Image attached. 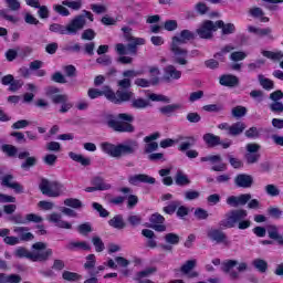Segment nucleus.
I'll list each match as a JSON object with an SVG mask.
<instances>
[{
    "label": "nucleus",
    "mask_w": 283,
    "mask_h": 283,
    "mask_svg": "<svg viewBox=\"0 0 283 283\" xmlns=\"http://www.w3.org/2000/svg\"><path fill=\"white\" fill-rule=\"evenodd\" d=\"M193 39H196V33L187 29L171 38L169 50L172 54V63L181 66L189 65V50L182 48V45H186L189 41H193Z\"/></svg>",
    "instance_id": "1"
},
{
    "label": "nucleus",
    "mask_w": 283,
    "mask_h": 283,
    "mask_svg": "<svg viewBox=\"0 0 283 283\" xmlns=\"http://www.w3.org/2000/svg\"><path fill=\"white\" fill-rule=\"evenodd\" d=\"M84 14H78L73 18L67 25L60 23H53L49 27L50 32H55V34H78L83 28L87 24V19L94 21V14L92 12L84 10Z\"/></svg>",
    "instance_id": "2"
},
{
    "label": "nucleus",
    "mask_w": 283,
    "mask_h": 283,
    "mask_svg": "<svg viewBox=\"0 0 283 283\" xmlns=\"http://www.w3.org/2000/svg\"><path fill=\"white\" fill-rule=\"evenodd\" d=\"M139 147L140 145L136 139H127L126 142L118 145H114L108 142H104L101 144L102 151L104 154H107V156H111V158H123V156H134V154L138 151Z\"/></svg>",
    "instance_id": "3"
},
{
    "label": "nucleus",
    "mask_w": 283,
    "mask_h": 283,
    "mask_svg": "<svg viewBox=\"0 0 283 283\" xmlns=\"http://www.w3.org/2000/svg\"><path fill=\"white\" fill-rule=\"evenodd\" d=\"M32 249L36 252H30L24 247H19L13 255L19 259L27 258V260H31V262H48L50 258H52L53 252L52 249H48V243L35 242Z\"/></svg>",
    "instance_id": "4"
},
{
    "label": "nucleus",
    "mask_w": 283,
    "mask_h": 283,
    "mask_svg": "<svg viewBox=\"0 0 283 283\" xmlns=\"http://www.w3.org/2000/svg\"><path fill=\"white\" fill-rule=\"evenodd\" d=\"M104 120L107 127L119 134H134L136 128L132 123H134V116L127 113H119L117 116L113 114H106Z\"/></svg>",
    "instance_id": "5"
},
{
    "label": "nucleus",
    "mask_w": 283,
    "mask_h": 283,
    "mask_svg": "<svg viewBox=\"0 0 283 283\" xmlns=\"http://www.w3.org/2000/svg\"><path fill=\"white\" fill-rule=\"evenodd\" d=\"M87 96L92 101H94V98H101V96H105V98H107V101L114 105H123V103L132 98V91L113 92L112 87L103 86L102 91L98 88H90L87 91Z\"/></svg>",
    "instance_id": "6"
},
{
    "label": "nucleus",
    "mask_w": 283,
    "mask_h": 283,
    "mask_svg": "<svg viewBox=\"0 0 283 283\" xmlns=\"http://www.w3.org/2000/svg\"><path fill=\"white\" fill-rule=\"evenodd\" d=\"M249 216V212L244 209L230 210L224 214V219L219 221L220 229H234L238 224V229L244 231L251 227V220H244Z\"/></svg>",
    "instance_id": "7"
},
{
    "label": "nucleus",
    "mask_w": 283,
    "mask_h": 283,
    "mask_svg": "<svg viewBox=\"0 0 283 283\" xmlns=\"http://www.w3.org/2000/svg\"><path fill=\"white\" fill-rule=\"evenodd\" d=\"M39 189L43 196L49 198H59L65 191V186L59 181H50L48 179H42Z\"/></svg>",
    "instance_id": "8"
},
{
    "label": "nucleus",
    "mask_w": 283,
    "mask_h": 283,
    "mask_svg": "<svg viewBox=\"0 0 283 283\" xmlns=\"http://www.w3.org/2000/svg\"><path fill=\"white\" fill-rule=\"evenodd\" d=\"M234 266H238L237 271L239 273L233 270ZM221 271H223V273H227L230 280H240V273L249 271V264H247V262L239 263L237 260H228L222 263Z\"/></svg>",
    "instance_id": "9"
},
{
    "label": "nucleus",
    "mask_w": 283,
    "mask_h": 283,
    "mask_svg": "<svg viewBox=\"0 0 283 283\" xmlns=\"http://www.w3.org/2000/svg\"><path fill=\"white\" fill-rule=\"evenodd\" d=\"M260 149H262V146H260V144H247L245 154L243 156L247 165H256V163H260V158H262Z\"/></svg>",
    "instance_id": "10"
},
{
    "label": "nucleus",
    "mask_w": 283,
    "mask_h": 283,
    "mask_svg": "<svg viewBox=\"0 0 283 283\" xmlns=\"http://www.w3.org/2000/svg\"><path fill=\"white\" fill-rule=\"evenodd\" d=\"M218 30L216 22L206 20L198 29L197 34L200 39H213V32Z\"/></svg>",
    "instance_id": "11"
},
{
    "label": "nucleus",
    "mask_w": 283,
    "mask_h": 283,
    "mask_svg": "<svg viewBox=\"0 0 283 283\" xmlns=\"http://www.w3.org/2000/svg\"><path fill=\"white\" fill-rule=\"evenodd\" d=\"M208 238L212 240V242H217V244H226V247H229V244H231V241H229L227 233L222 232V230L220 229H211L210 231H208Z\"/></svg>",
    "instance_id": "12"
},
{
    "label": "nucleus",
    "mask_w": 283,
    "mask_h": 283,
    "mask_svg": "<svg viewBox=\"0 0 283 283\" xmlns=\"http://www.w3.org/2000/svg\"><path fill=\"white\" fill-rule=\"evenodd\" d=\"M128 182L134 187L140 185V182H143L144 185H156V178L149 175L138 174V175H132L130 177H128Z\"/></svg>",
    "instance_id": "13"
},
{
    "label": "nucleus",
    "mask_w": 283,
    "mask_h": 283,
    "mask_svg": "<svg viewBox=\"0 0 283 283\" xmlns=\"http://www.w3.org/2000/svg\"><path fill=\"white\" fill-rule=\"evenodd\" d=\"M182 77V71H178L174 65H167L164 69V77L163 80L166 83H171V81H178Z\"/></svg>",
    "instance_id": "14"
},
{
    "label": "nucleus",
    "mask_w": 283,
    "mask_h": 283,
    "mask_svg": "<svg viewBox=\"0 0 283 283\" xmlns=\"http://www.w3.org/2000/svg\"><path fill=\"white\" fill-rule=\"evenodd\" d=\"M249 200H251V193H244L239 197L230 196L227 198L226 202L229 207H233L235 209L238 207H244Z\"/></svg>",
    "instance_id": "15"
},
{
    "label": "nucleus",
    "mask_w": 283,
    "mask_h": 283,
    "mask_svg": "<svg viewBox=\"0 0 283 283\" xmlns=\"http://www.w3.org/2000/svg\"><path fill=\"white\" fill-rule=\"evenodd\" d=\"M14 180V176L12 175H6L1 178V185L2 187H8V189H13L15 193H23L24 189L23 186Z\"/></svg>",
    "instance_id": "16"
},
{
    "label": "nucleus",
    "mask_w": 283,
    "mask_h": 283,
    "mask_svg": "<svg viewBox=\"0 0 283 283\" xmlns=\"http://www.w3.org/2000/svg\"><path fill=\"white\" fill-rule=\"evenodd\" d=\"M234 185L242 189H251L253 187V177L247 174H240L234 178Z\"/></svg>",
    "instance_id": "17"
},
{
    "label": "nucleus",
    "mask_w": 283,
    "mask_h": 283,
    "mask_svg": "<svg viewBox=\"0 0 283 283\" xmlns=\"http://www.w3.org/2000/svg\"><path fill=\"white\" fill-rule=\"evenodd\" d=\"M130 102V107H133V109H147V107H149L151 105V102H149V99H145L143 97H134V92H132V96L128 101H126L125 103H129Z\"/></svg>",
    "instance_id": "18"
},
{
    "label": "nucleus",
    "mask_w": 283,
    "mask_h": 283,
    "mask_svg": "<svg viewBox=\"0 0 283 283\" xmlns=\"http://www.w3.org/2000/svg\"><path fill=\"white\" fill-rule=\"evenodd\" d=\"M19 160H24L21 164V169H24V171H28L30 168L36 166V157H30V151H22L18 155Z\"/></svg>",
    "instance_id": "19"
},
{
    "label": "nucleus",
    "mask_w": 283,
    "mask_h": 283,
    "mask_svg": "<svg viewBox=\"0 0 283 283\" xmlns=\"http://www.w3.org/2000/svg\"><path fill=\"white\" fill-rule=\"evenodd\" d=\"M49 222H52L59 229H72V223L62 219L60 213L53 212L48 217Z\"/></svg>",
    "instance_id": "20"
},
{
    "label": "nucleus",
    "mask_w": 283,
    "mask_h": 283,
    "mask_svg": "<svg viewBox=\"0 0 283 283\" xmlns=\"http://www.w3.org/2000/svg\"><path fill=\"white\" fill-rule=\"evenodd\" d=\"M178 143H180V145L178 146L179 151H188L189 149H191V147H193L196 145V143H198V138L193 137V136H188V137H179Z\"/></svg>",
    "instance_id": "21"
},
{
    "label": "nucleus",
    "mask_w": 283,
    "mask_h": 283,
    "mask_svg": "<svg viewBox=\"0 0 283 283\" xmlns=\"http://www.w3.org/2000/svg\"><path fill=\"white\" fill-rule=\"evenodd\" d=\"M13 231L19 235L20 242H31V240H34V234L30 232L28 227H15Z\"/></svg>",
    "instance_id": "22"
},
{
    "label": "nucleus",
    "mask_w": 283,
    "mask_h": 283,
    "mask_svg": "<svg viewBox=\"0 0 283 283\" xmlns=\"http://www.w3.org/2000/svg\"><path fill=\"white\" fill-rule=\"evenodd\" d=\"M219 83L223 87H238L240 85V78L235 75H221Z\"/></svg>",
    "instance_id": "23"
},
{
    "label": "nucleus",
    "mask_w": 283,
    "mask_h": 283,
    "mask_svg": "<svg viewBox=\"0 0 283 283\" xmlns=\"http://www.w3.org/2000/svg\"><path fill=\"white\" fill-rule=\"evenodd\" d=\"M66 249L69 251H92V245L86 241H71L67 243Z\"/></svg>",
    "instance_id": "24"
},
{
    "label": "nucleus",
    "mask_w": 283,
    "mask_h": 283,
    "mask_svg": "<svg viewBox=\"0 0 283 283\" xmlns=\"http://www.w3.org/2000/svg\"><path fill=\"white\" fill-rule=\"evenodd\" d=\"M266 231L270 240H275L280 247H283V235L280 233V229H277L276 226H268Z\"/></svg>",
    "instance_id": "25"
},
{
    "label": "nucleus",
    "mask_w": 283,
    "mask_h": 283,
    "mask_svg": "<svg viewBox=\"0 0 283 283\" xmlns=\"http://www.w3.org/2000/svg\"><path fill=\"white\" fill-rule=\"evenodd\" d=\"M216 25L217 30L218 28L221 30V34H223V36L235 33V24L233 23H224V21L219 20L216 22Z\"/></svg>",
    "instance_id": "26"
},
{
    "label": "nucleus",
    "mask_w": 283,
    "mask_h": 283,
    "mask_svg": "<svg viewBox=\"0 0 283 283\" xmlns=\"http://www.w3.org/2000/svg\"><path fill=\"white\" fill-rule=\"evenodd\" d=\"M96 266V255L94 254H88L86 256V262L84 263V269L85 271H88V275H98V271H94Z\"/></svg>",
    "instance_id": "27"
},
{
    "label": "nucleus",
    "mask_w": 283,
    "mask_h": 283,
    "mask_svg": "<svg viewBox=\"0 0 283 283\" xmlns=\"http://www.w3.org/2000/svg\"><path fill=\"white\" fill-rule=\"evenodd\" d=\"M142 235L148 239L146 247H148L149 249H156V247H158V243L156 242V233H154L153 230L144 229L142 230Z\"/></svg>",
    "instance_id": "28"
},
{
    "label": "nucleus",
    "mask_w": 283,
    "mask_h": 283,
    "mask_svg": "<svg viewBox=\"0 0 283 283\" xmlns=\"http://www.w3.org/2000/svg\"><path fill=\"white\" fill-rule=\"evenodd\" d=\"M156 271H158V269L156 268H147L140 272L137 273V282L138 283H154V281L151 280H143V277H149V275H154V273H156Z\"/></svg>",
    "instance_id": "29"
},
{
    "label": "nucleus",
    "mask_w": 283,
    "mask_h": 283,
    "mask_svg": "<svg viewBox=\"0 0 283 283\" xmlns=\"http://www.w3.org/2000/svg\"><path fill=\"white\" fill-rule=\"evenodd\" d=\"M203 142L208 147H218V145L222 144L220 136L213 135V133H207L203 135Z\"/></svg>",
    "instance_id": "30"
},
{
    "label": "nucleus",
    "mask_w": 283,
    "mask_h": 283,
    "mask_svg": "<svg viewBox=\"0 0 283 283\" xmlns=\"http://www.w3.org/2000/svg\"><path fill=\"white\" fill-rule=\"evenodd\" d=\"M244 129H247V124H244L243 122H237L230 125L228 136H240V134L244 133Z\"/></svg>",
    "instance_id": "31"
},
{
    "label": "nucleus",
    "mask_w": 283,
    "mask_h": 283,
    "mask_svg": "<svg viewBox=\"0 0 283 283\" xmlns=\"http://www.w3.org/2000/svg\"><path fill=\"white\" fill-rule=\"evenodd\" d=\"M175 182L178 187H187V185H191V180L185 172H182V170L177 171Z\"/></svg>",
    "instance_id": "32"
},
{
    "label": "nucleus",
    "mask_w": 283,
    "mask_h": 283,
    "mask_svg": "<svg viewBox=\"0 0 283 283\" xmlns=\"http://www.w3.org/2000/svg\"><path fill=\"white\" fill-rule=\"evenodd\" d=\"M92 185L97 191H107L108 189H112V185L105 182V180H103L101 177H94Z\"/></svg>",
    "instance_id": "33"
},
{
    "label": "nucleus",
    "mask_w": 283,
    "mask_h": 283,
    "mask_svg": "<svg viewBox=\"0 0 283 283\" xmlns=\"http://www.w3.org/2000/svg\"><path fill=\"white\" fill-rule=\"evenodd\" d=\"M108 224L113 229H118V230L125 229L126 227L125 219H123V214H117L113 217L111 220H108Z\"/></svg>",
    "instance_id": "34"
},
{
    "label": "nucleus",
    "mask_w": 283,
    "mask_h": 283,
    "mask_svg": "<svg viewBox=\"0 0 283 283\" xmlns=\"http://www.w3.org/2000/svg\"><path fill=\"white\" fill-rule=\"evenodd\" d=\"M160 83V77H153L150 81L147 78H136L135 85L137 87H150V85H158Z\"/></svg>",
    "instance_id": "35"
},
{
    "label": "nucleus",
    "mask_w": 283,
    "mask_h": 283,
    "mask_svg": "<svg viewBox=\"0 0 283 283\" xmlns=\"http://www.w3.org/2000/svg\"><path fill=\"white\" fill-rule=\"evenodd\" d=\"M69 158H71V160H74L75 163H80V165H82L83 167H90V165L92 164V160L90 158H85L83 157V155H78L76 153H69Z\"/></svg>",
    "instance_id": "36"
},
{
    "label": "nucleus",
    "mask_w": 283,
    "mask_h": 283,
    "mask_svg": "<svg viewBox=\"0 0 283 283\" xmlns=\"http://www.w3.org/2000/svg\"><path fill=\"white\" fill-rule=\"evenodd\" d=\"M258 81L261 87H263V90H266L268 92L274 90L275 87V83H273V80H270L262 74L258 75Z\"/></svg>",
    "instance_id": "37"
},
{
    "label": "nucleus",
    "mask_w": 283,
    "mask_h": 283,
    "mask_svg": "<svg viewBox=\"0 0 283 283\" xmlns=\"http://www.w3.org/2000/svg\"><path fill=\"white\" fill-rule=\"evenodd\" d=\"M182 106L180 104H169L159 108L160 114L164 116H171L175 112H178Z\"/></svg>",
    "instance_id": "38"
},
{
    "label": "nucleus",
    "mask_w": 283,
    "mask_h": 283,
    "mask_svg": "<svg viewBox=\"0 0 283 283\" xmlns=\"http://www.w3.org/2000/svg\"><path fill=\"white\" fill-rule=\"evenodd\" d=\"M252 265L254 266V269H256V271L259 273H266V271L269 269V263H266V261H264L262 259L253 260Z\"/></svg>",
    "instance_id": "39"
},
{
    "label": "nucleus",
    "mask_w": 283,
    "mask_h": 283,
    "mask_svg": "<svg viewBox=\"0 0 283 283\" xmlns=\"http://www.w3.org/2000/svg\"><path fill=\"white\" fill-rule=\"evenodd\" d=\"M1 151L3 154H7L9 156V158H14V156H17V154H19V148H17V146H12L10 144H3L1 146Z\"/></svg>",
    "instance_id": "40"
},
{
    "label": "nucleus",
    "mask_w": 283,
    "mask_h": 283,
    "mask_svg": "<svg viewBox=\"0 0 283 283\" xmlns=\"http://www.w3.org/2000/svg\"><path fill=\"white\" fill-rule=\"evenodd\" d=\"M198 261L196 259L188 260L184 265H181L180 271L184 273V275H189L191 271H193V268L197 266Z\"/></svg>",
    "instance_id": "41"
},
{
    "label": "nucleus",
    "mask_w": 283,
    "mask_h": 283,
    "mask_svg": "<svg viewBox=\"0 0 283 283\" xmlns=\"http://www.w3.org/2000/svg\"><path fill=\"white\" fill-rule=\"evenodd\" d=\"M262 56L265 59H271V61H282L283 53L282 51L272 52V51H261Z\"/></svg>",
    "instance_id": "42"
},
{
    "label": "nucleus",
    "mask_w": 283,
    "mask_h": 283,
    "mask_svg": "<svg viewBox=\"0 0 283 283\" xmlns=\"http://www.w3.org/2000/svg\"><path fill=\"white\" fill-rule=\"evenodd\" d=\"M266 65V60L264 59H259L255 62L249 63L248 64V70L249 72H255V70H262Z\"/></svg>",
    "instance_id": "43"
},
{
    "label": "nucleus",
    "mask_w": 283,
    "mask_h": 283,
    "mask_svg": "<svg viewBox=\"0 0 283 283\" xmlns=\"http://www.w3.org/2000/svg\"><path fill=\"white\" fill-rule=\"evenodd\" d=\"M65 207H71L72 209H82L83 202L76 198H67L64 200Z\"/></svg>",
    "instance_id": "44"
},
{
    "label": "nucleus",
    "mask_w": 283,
    "mask_h": 283,
    "mask_svg": "<svg viewBox=\"0 0 283 283\" xmlns=\"http://www.w3.org/2000/svg\"><path fill=\"white\" fill-rule=\"evenodd\" d=\"M62 277L63 280H66V282H78L82 276L76 272L64 271Z\"/></svg>",
    "instance_id": "45"
},
{
    "label": "nucleus",
    "mask_w": 283,
    "mask_h": 283,
    "mask_svg": "<svg viewBox=\"0 0 283 283\" xmlns=\"http://www.w3.org/2000/svg\"><path fill=\"white\" fill-rule=\"evenodd\" d=\"M180 205H182V203L178 200L171 201L168 206L164 207V211L168 216H174V213H176V209H178V207H180Z\"/></svg>",
    "instance_id": "46"
},
{
    "label": "nucleus",
    "mask_w": 283,
    "mask_h": 283,
    "mask_svg": "<svg viewBox=\"0 0 283 283\" xmlns=\"http://www.w3.org/2000/svg\"><path fill=\"white\" fill-rule=\"evenodd\" d=\"M92 242L97 253H103V251H105V243L103 242V239H101V237H93Z\"/></svg>",
    "instance_id": "47"
},
{
    "label": "nucleus",
    "mask_w": 283,
    "mask_h": 283,
    "mask_svg": "<svg viewBox=\"0 0 283 283\" xmlns=\"http://www.w3.org/2000/svg\"><path fill=\"white\" fill-rule=\"evenodd\" d=\"M203 112L214 113L218 114L224 109V106L222 104H208L202 107Z\"/></svg>",
    "instance_id": "48"
},
{
    "label": "nucleus",
    "mask_w": 283,
    "mask_h": 283,
    "mask_svg": "<svg viewBox=\"0 0 283 283\" xmlns=\"http://www.w3.org/2000/svg\"><path fill=\"white\" fill-rule=\"evenodd\" d=\"M231 114L233 118H242L247 116V107L244 106H235L232 108Z\"/></svg>",
    "instance_id": "49"
},
{
    "label": "nucleus",
    "mask_w": 283,
    "mask_h": 283,
    "mask_svg": "<svg viewBox=\"0 0 283 283\" xmlns=\"http://www.w3.org/2000/svg\"><path fill=\"white\" fill-rule=\"evenodd\" d=\"M62 6H66V8H71V10H81L83 8V1L76 0V1H62Z\"/></svg>",
    "instance_id": "50"
},
{
    "label": "nucleus",
    "mask_w": 283,
    "mask_h": 283,
    "mask_svg": "<svg viewBox=\"0 0 283 283\" xmlns=\"http://www.w3.org/2000/svg\"><path fill=\"white\" fill-rule=\"evenodd\" d=\"M228 160L231 167H233V169H242V167H244V164L242 163V160L233 157V155H228Z\"/></svg>",
    "instance_id": "51"
},
{
    "label": "nucleus",
    "mask_w": 283,
    "mask_h": 283,
    "mask_svg": "<svg viewBox=\"0 0 283 283\" xmlns=\"http://www.w3.org/2000/svg\"><path fill=\"white\" fill-rule=\"evenodd\" d=\"M265 193H268V196H271L272 198H275L280 196V190L277 189V186L270 184L265 186Z\"/></svg>",
    "instance_id": "52"
},
{
    "label": "nucleus",
    "mask_w": 283,
    "mask_h": 283,
    "mask_svg": "<svg viewBox=\"0 0 283 283\" xmlns=\"http://www.w3.org/2000/svg\"><path fill=\"white\" fill-rule=\"evenodd\" d=\"M51 101L54 105H62V103H66V101H69V97L66 94H55L51 96Z\"/></svg>",
    "instance_id": "53"
},
{
    "label": "nucleus",
    "mask_w": 283,
    "mask_h": 283,
    "mask_svg": "<svg viewBox=\"0 0 283 283\" xmlns=\"http://www.w3.org/2000/svg\"><path fill=\"white\" fill-rule=\"evenodd\" d=\"M93 209L99 213L101 218H108L109 211H107L103 206L98 202H93L92 205Z\"/></svg>",
    "instance_id": "54"
},
{
    "label": "nucleus",
    "mask_w": 283,
    "mask_h": 283,
    "mask_svg": "<svg viewBox=\"0 0 283 283\" xmlns=\"http://www.w3.org/2000/svg\"><path fill=\"white\" fill-rule=\"evenodd\" d=\"M127 222L130 227H138L143 222V217L140 214H130L127 218Z\"/></svg>",
    "instance_id": "55"
},
{
    "label": "nucleus",
    "mask_w": 283,
    "mask_h": 283,
    "mask_svg": "<svg viewBox=\"0 0 283 283\" xmlns=\"http://www.w3.org/2000/svg\"><path fill=\"white\" fill-rule=\"evenodd\" d=\"M96 63L103 65V67H109L112 65V57L109 55H102L96 59Z\"/></svg>",
    "instance_id": "56"
},
{
    "label": "nucleus",
    "mask_w": 283,
    "mask_h": 283,
    "mask_svg": "<svg viewBox=\"0 0 283 283\" xmlns=\"http://www.w3.org/2000/svg\"><path fill=\"white\" fill-rule=\"evenodd\" d=\"M165 241L168 244H178L180 242V237L176 233H167L165 235Z\"/></svg>",
    "instance_id": "57"
},
{
    "label": "nucleus",
    "mask_w": 283,
    "mask_h": 283,
    "mask_svg": "<svg viewBox=\"0 0 283 283\" xmlns=\"http://www.w3.org/2000/svg\"><path fill=\"white\" fill-rule=\"evenodd\" d=\"M77 231L81 235H87V233H92V224L90 222L82 223L77 227Z\"/></svg>",
    "instance_id": "58"
},
{
    "label": "nucleus",
    "mask_w": 283,
    "mask_h": 283,
    "mask_svg": "<svg viewBox=\"0 0 283 283\" xmlns=\"http://www.w3.org/2000/svg\"><path fill=\"white\" fill-rule=\"evenodd\" d=\"M25 218H27V224L29 222H34L35 224H41V222H43V217L35 213H29L25 216Z\"/></svg>",
    "instance_id": "59"
},
{
    "label": "nucleus",
    "mask_w": 283,
    "mask_h": 283,
    "mask_svg": "<svg viewBox=\"0 0 283 283\" xmlns=\"http://www.w3.org/2000/svg\"><path fill=\"white\" fill-rule=\"evenodd\" d=\"M53 10L61 17H70V10L65 8L63 4H55L53 7Z\"/></svg>",
    "instance_id": "60"
},
{
    "label": "nucleus",
    "mask_w": 283,
    "mask_h": 283,
    "mask_svg": "<svg viewBox=\"0 0 283 283\" xmlns=\"http://www.w3.org/2000/svg\"><path fill=\"white\" fill-rule=\"evenodd\" d=\"M195 218H197V220H207L209 218V212L202 208H197L195 210Z\"/></svg>",
    "instance_id": "61"
},
{
    "label": "nucleus",
    "mask_w": 283,
    "mask_h": 283,
    "mask_svg": "<svg viewBox=\"0 0 283 283\" xmlns=\"http://www.w3.org/2000/svg\"><path fill=\"white\" fill-rule=\"evenodd\" d=\"M244 59H247V53L242 51H235L230 54V61L238 62V61H244Z\"/></svg>",
    "instance_id": "62"
},
{
    "label": "nucleus",
    "mask_w": 283,
    "mask_h": 283,
    "mask_svg": "<svg viewBox=\"0 0 283 283\" xmlns=\"http://www.w3.org/2000/svg\"><path fill=\"white\" fill-rule=\"evenodd\" d=\"M149 221L151 222V224H164L165 217H163V214L156 212L150 216Z\"/></svg>",
    "instance_id": "63"
},
{
    "label": "nucleus",
    "mask_w": 283,
    "mask_h": 283,
    "mask_svg": "<svg viewBox=\"0 0 283 283\" xmlns=\"http://www.w3.org/2000/svg\"><path fill=\"white\" fill-rule=\"evenodd\" d=\"M244 134L247 138H260V130L255 126L250 127Z\"/></svg>",
    "instance_id": "64"
}]
</instances>
